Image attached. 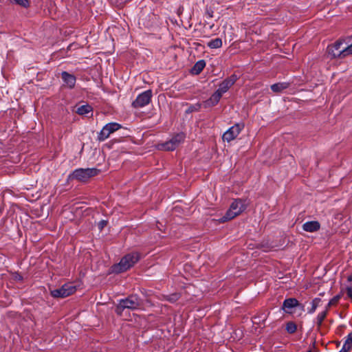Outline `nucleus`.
<instances>
[{
    "label": "nucleus",
    "instance_id": "nucleus-1",
    "mask_svg": "<svg viewBox=\"0 0 352 352\" xmlns=\"http://www.w3.org/2000/svg\"><path fill=\"white\" fill-rule=\"evenodd\" d=\"M140 259L139 254L133 252L124 256L119 263L112 267V271L116 273H121L130 269Z\"/></svg>",
    "mask_w": 352,
    "mask_h": 352
},
{
    "label": "nucleus",
    "instance_id": "nucleus-2",
    "mask_svg": "<svg viewBox=\"0 0 352 352\" xmlns=\"http://www.w3.org/2000/svg\"><path fill=\"white\" fill-rule=\"evenodd\" d=\"M247 204L245 201L241 199L234 200L230 205L229 209L226 212L225 216L219 219L223 223L231 220L242 213L246 208Z\"/></svg>",
    "mask_w": 352,
    "mask_h": 352
},
{
    "label": "nucleus",
    "instance_id": "nucleus-3",
    "mask_svg": "<svg viewBox=\"0 0 352 352\" xmlns=\"http://www.w3.org/2000/svg\"><path fill=\"white\" fill-rule=\"evenodd\" d=\"M140 306V301L136 296H131L125 299L119 301L116 311L118 315H121L125 309H135Z\"/></svg>",
    "mask_w": 352,
    "mask_h": 352
},
{
    "label": "nucleus",
    "instance_id": "nucleus-4",
    "mask_svg": "<svg viewBox=\"0 0 352 352\" xmlns=\"http://www.w3.org/2000/svg\"><path fill=\"white\" fill-rule=\"evenodd\" d=\"M76 292V287L67 283L63 285L60 288L51 290V295L54 298H65Z\"/></svg>",
    "mask_w": 352,
    "mask_h": 352
},
{
    "label": "nucleus",
    "instance_id": "nucleus-5",
    "mask_svg": "<svg viewBox=\"0 0 352 352\" xmlns=\"http://www.w3.org/2000/svg\"><path fill=\"white\" fill-rule=\"evenodd\" d=\"M121 128V125L117 122H110L103 126L98 135L99 141H104L107 139L110 135Z\"/></svg>",
    "mask_w": 352,
    "mask_h": 352
},
{
    "label": "nucleus",
    "instance_id": "nucleus-6",
    "mask_svg": "<svg viewBox=\"0 0 352 352\" xmlns=\"http://www.w3.org/2000/svg\"><path fill=\"white\" fill-rule=\"evenodd\" d=\"M97 173L98 170L95 168H79L72 173V177L79 181H85Z\"/></svg>",
    "mask_w": 352,
    "mask_h": 352
},
{
    "label": "nucleus",
    "instance_id": "nucleus-7",
    "mask_svg": "<svg viewBox=\"0 0 352 352\" xmlns=\"http://www.w3.org/2000/svg\"><path fill=\"white\" fill-rule=\"evenodd\" d=\"M345 43L343 41H339L327 48L328 53L333 58H344Z\"/></svg>",
    "mask_w": 352,
    "mask_h": 352
},
{
    "label": "nucleus",
    "instance_id": "nucleus-8",
    "mask_svg": "<svg viewBox=\"0 0 352 352\" xmlns=\"http://www.w3.org/2000/svg\"><path fill=\"white\" fill-rule=\"evenodd\" d=\"M152 97V91L147 90L139 94L132 105L135 108H140L148 104Z\"/></svg>",
    "mask_w": 352,
    "mask_h": 352
},
{
    "label": "nucleus",
    "instance_id": "nucleus-9",
    "mask_svg": "<svg viewBox=\"0 0 352 352\" xmlns=\"http://www.w3.org/2000/svg\"><path fill=\"white\" fill-rule=\"evenodd\" d=\"M243 128V126L239 124L232 126L223 133V140L228 142L233 140L239 135Z\"/></svg>",
    "mask_w": 352,
    "mask_h": 352
},
{
    "label": "nucleus",
    "instance_id": "nucleus-10",
    "mask_svg": "<svg viewBox=\"0 0 352 352\" xmlns=\"http://www.w3.org/2000/svg\"><path fill=\"white\" fill-rule=\"evenodd\" d=\"M236 79L237 76L236 75H232L230 77L223 80L219 85V87L217 91L219 92L222 96L230 89V87H231L234 84Z\"/></svg>",
    "mask_w": 352,
    "mask_h": 352
},
{
    "label": "nucleus",
    "instance_id": "nucleus-11",
    "mask_svg": "<svg viewBox=\"0 0 352 352\" xmlns=\"http://www.w3.org/2000/svg\"><path fill=\"white\" fill-rule=\"evenodd\" d=\"M300 306V304L298 303V301L296 298H288L284 300L283 304V309L286 313H292L293 309Z\"/></svg>",
    "mask_w": 352,
    "mask_h": 352
},
{
    "label": "nucleus",
    "instance_id": "nucleus-12",
    "mask_svg": "<svg viewBox=\"0 0 352 352\" xmlns=\"http://www.w3.org/2000/svg\"><path fill=\"white\" fill-rule=\"evenodd\" d=\"M61 78L65 86H67L70 89L74 87L76 84V77L74 75L67 72H63L61 73Z\"/></svg>",
    "mask_w": 352,
    "mask_h": 352
},
{
    "label": "nucleus",
    "instance_id": "nucleus-13",
    "mask_svg": "<svg viewBox=\"0 0 352 352\" xmlns=\"http://www.w3.org/2000/svg\"><path fill=\"white\" fill-rule=\"evenodd\" d=\"M222 96L217 91L210 96L209 99L204 102V107L205 108L211 107L216 105Z\"/></svg>",
    "mask_w": 352,
    "mask_h": 352
},
{
    "label": "nucleus",
    "instance_id": "nucleus-14",
    "mask_svg": "<svg viewBox=\"0 0 352 352\" xmlns=\"http://www.w3.org/2000/svg\"><path fill=\"white\" fill-rule=\"evenodd\" d=\"M320 228V223L317 221H307L302 225L303 230L309 232H316Z\"/></svg>",
    "mask_w": 352,
    "mask_h": 352
},
{
    "label": "nucleus",
    "instance_id": "nucleus-15",
    "mask_svg": "<svg viewBox=\"0 0 352 352\" xmlns=\"http://www.w3.org/2000/svg\"><path fill=\"white\" fill-rule=\"evenodd\" d=\"M157 149L162 151H173L177 148L172 139L164 143L158 144Z\"/></svg>",
    "mask_w": 352,
    "mask_h": 352
},
{
    "label": "nucleus",
    "instance_id": "nucleus-16",
    "mask_svg": "<svg viewBox=\"0 0 352 352\" xmlns=\"http://www.w3.org/2000/svg\"><path fill=\"white\" fill-rule=\"evenodd\" d=\"M352 347V332L346 338L345 342L340 352H349Z\"/></svg>",
    "mask_w": 352,
    "mask_h": 352
},
{
    "label": "nucleus",
    "instance_id": "nucleus-17",
    "mask_svg": "<svg viewBox=\"0 0 352 352\" xmlns=\"http://www.w3.org/2000/svg\"><path fill=\"white\" fill-rule=\"evenodd\" d=\"M289 87V83L287 82H278L276 84H274L271 86V89L274 92H280L283 90L287 89Z\"/></svg>",
    "mask_w": 352,
    "mask_h": 352
},
{
    "label": "nucleus",
    "instance_id": "nucleus-18",
    "mask_svg": "<svg viewBox=\"0 0 352 352\" xmlns=\"http://www.w3.org/2000/svg\"><path fill=\"white\" fill-rule=\"evenodd\" d=\"M92 110V108L90 105H88V104H85V105H82L80 107H79L77 110H76V112L79 114V115H87V113H90Z\"/></svg>",
    "mask_w": 352,
    "mask_h": 352
},
{
    "label": "nucleus",
    "instance_id": "nucleus-19",
    "mask_svg": "<svg viewBox=\"0 0 352 352\" xmlns=\"http://www.w3.org/2000/svg\"><path fill=\"white\" fill-rule=\"evenodd\" d=\"M222 45V41L221 38H215L211 40L208 43V46L212 49H217L221 47Z\"/></svg>",
    "mask_w": 352,
    "mask_h": 352
},
{
    "label": "nucleus",
    "instance_id": "nucleus-20",
    "mask_svg": "<svg viewBox=\"0 0 352 352\" xmlns=\"http://www.w3.org/2000/svg\"><path fill=\"white\" fill-rule=\"evenodd\" d=\"M206 66V63L204 62V60H199L198 62L196 63V64L195 65V66L193 67V72H195V74H199L200 73L203 69Z\"/></svg>",
    "mask_w": 352,
    "mask_h": 352
},
{
    "label": "nucleus",
    "instance_id": "nucleus-21",
    "mask_svg": "<svg viewBox=\"0 0 352 352\" xmlns=\"http://www.w3.org/2000/svg\"><path fill=\"white\" fill-rule=\"evenodd\" d=\"M172 140L173 141L175 146L177 147L185 139V135L184 133H178L174 137H173Z\"/></svg>",
    "mask_w": 352,
    "mask_h": 352
},
{
    "label": "nucleus",
    "instance_id": "nucleus-22",
    "mask_svg": "<svg viewBox=\"0 0 352 352\" xmlns=\"http://www.w3.org/2000/svg\"><path fill=\"white\" fill-rule=\"evenodd\" d=\"M320 302V298H316L314 299L311 302V307L309 309L308 312L309 314H313L316 311V308L319 306Z\"/></svg>",
    "mask_w": 352,
    "mask_h": 352
},
{
    "label": "nucleus",
    "instance_id": "nucleus-23",
    "mask_svg": "<svg viewBox=\"0 0 352 352\" xmlns=\"http://www.w3.org/2000/svg\"><path fill=\"white\" fill-rule=\"evenodd\" d=\"M341 298V295L340 294H338L336 296H334L329 302V303L327 304V309H328L329 307H332V306H334L336 305L338 301L340 300Z\"/></svg>",
    "mask_w": 352,
    "mask_h": 352
},
{
    "label": "nucleus",
    "instance_id": "nucleus-24",
    "mask_svg": "<svg viewBox=\"0 0 352 352\" xmlns=\"http://www.w3.org/2000/svg\"><path fill=\"white\" fill-rule=\"evenodd\" d=\"M10 1L23 8H27L29 6V1L28 0H10Z\"/></svg>",
    "mask_w": 352,
    "mask_h": 352
},
{
    "label": "nucleus",
    "instance_id": "nucleus-25",
    "mask_svg": "<svg viewBox=\"0 0 352 352\" xmlns=\"http://www.w3.org/2000/svg\"><path fill=\"white\" fill-rule=\"evenodd\" d=\"M327 309H326L325 311H322L320 314H318V315L317 316V320H318V323L319 325L322 324V321L327 316Z\"/></svg>",
    "mask_w": 352,
    "mask_h": 352
},
{
    "label": "nucleus",
    "instance_id": "nucleus-26",
    "mask_svg": "<svg viewBox=\"0 0 352 352\" xmlns=\"http://www.w3.org/2000/svg\"><path fill=\"white\" fill-rule=\"evenodd\" d=\"M286 329L289 333H294L296 330V326L294 323L289 322L287 324Z\"/></svg>",
    "mask_w": 352,
    "mask_h": 352
},
{
    "label": "nucleus",
    "instance_id": "nucleus-27",
    "mask_svg": "<svg viewBox=\"0 0 352 352\" xmlns=\"http://www.w3.org/2000/svg\"><path fill=\"white\" fill-rule=\"evenodd\" d=\"M345 53V57L347 56L352 55V43L351 45H345V51H344Z\"/></svg>",
    "mask_w": 352,
    "mask_h": 352
},
{
    "label": "nucleus",
    "instance_id": "nucleus-28",
    "mask_svg": "<svg viewBox=\"0 0 352 352\" xmlns=\"http://www.w3.org/2000/svg\"><path fill=\"white\" fill-rule=\"evenodd\" d=\"M178 298H179L178 295L175 294H173L170 296H169L168 300L170 302H175L178 299Z\"/></svg>",
    "mask_w": 352,
    "mask_h": 352
},
{
    "label": "nucleus",
    "instance_id": "nucleus-29",
    "mask_svg": "<svg viewBox=\"0 0 352 352\" xmlns=\"http://www.w3.org/2000/svg\"><path fill=\"white\" fill-rule=\"evenodd\" d=\"M106 221L102 220L98 223V228L101 230L104 226H106Z\"/></svg>",
    "mask_w": 352,
    "mask_h": 352
},
{
    "label": "nucleus",
    "instance_id": "nucleus-30",
    "mask_svg": "<svg viewBox=\"0 0 352 352\" xmlns=\"http://www.w3.org/2000/svg\"><path fill=\"white\" fill-rule=\"evenodd\" d=\"M346 294L347 296L352 299V287H346Z\"/></svg>",
    "mask_w": 352,
    "mask_h": 352
},
{
    "label": "nucleus",
    "instance_id": "nucleus-31",
    "mask_svg": "<svg viewBox=\"0 0 352 352\" xmlns=\"http://www.w3.org/2000/svg\"><path fill=\"white\" fill-rule=\"evenodd\" d=\"M348 280L352 282V274L348 277Z\"/></svg>",
    "mask_w": 352,
    "mask_h": 352
}]
</instances>
